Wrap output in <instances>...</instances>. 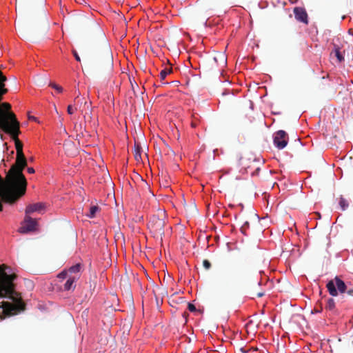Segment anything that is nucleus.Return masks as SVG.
<instances>
[{
    "mask_svg": "<svg viewBox=\"0 0 353 353\" xmlns=\"http://www.w3.org/2000/svg\"><path fill=\"white\" fill-rule=\"evenodd\" d=\"M249 227V223L248 221H245V223H243V225H242L241 227V231L242 232L244 233L243 232V230L245 228H248Z\"/></svg>",
    "mask_w": 353,
    "mask_h": 353,
    "instance_id": "obj_27",
    "label": "nucleus"
},
{
    "mask_svg": "<svg viewBox=\"0 0 353 353\" xmlns=\"http://www.w3.org/2000/svg\"><path fill=\"white\" fill-rule=\"evenodd\" d=\"M72 53H73V55L75 58V59L77 61H81V59H80V57L79 56L78 53L77 52L76 50H73L72 51Z\"/></svg>",
    "mask_w": 353,
    "mask_h": 353,
    "instance_id": "obj_25",
    "label": "nucleus"
},
{
    "mask_svg": "<svg viewBox=\"0 0 353 353\" xmlns=\"http://www.w3.org/2000/svg\"><path fill=\"white\" fill-rule=\"evenodd\" d=\"M80 270H81V265H80V264L77 263L74 265L71 266L69 268L68 272L71 274L77 273L80 271Z\"/></svg>",
    "mask_w": 353,
    "mask_h": 353,
    "instance_id": "obj_17",
    "label": "nucleus"
},
{
    "mask_svg": "<svg viewBox=\"0 0 353 353\" xmlns=\"http://www.w3.org/2000/svg\"><path fill=\"white\" fill-rule=\"evenodd\" d=\"M67 112L69 114H73V109H72V105H69L68 106V108H67Z\"/></svg>",
    "mask_w": 353,
    "mask_h": 353,
    "instance_id": "obj_26",
    "label": "nucleus"
},
{
    "mask_svg": "<svg viewBox=\"0 0 353 353\" xmlns=\"http://www.w3.org/2000/svg\"><path fill=\"white\" fill-rule=\"evenodd\" d=\"M82 102H80L79 109L82 112H85L84 117L85 118L87 115L91 114V107L90 104L88 101H84L83 106L81 108Z\"/></svg>",
    "mask_w": 353,
    "mask_h": 353,
    "instance_id": "obj_11",
    "label": "nucleus"
},
{
    "mask_svg": "<svg viewBox=\"0 0 353 353\" xmlns=\"http://www.w3.org/2000/svg\"><path fill=\"white\" fill-rule=\"evenodd\" d=\"M326 307L329 310H332L335 307V302L332 298L328 299L326 304Z\"/></svg>",
    "mask_w": 353,
    "mask_h": 353,
    "instance_id": "obj_16",
    "label": "nucleus"
},
{
    "mask_svg": "<svg viewBox=\"0 0 353 353\" xmlns=\"http://www.w3.org/2000/svg\"><path fill=\"white\" fill-rule=\"evenodd\" d=\"M172 72V70L171 69H163L160 72V78H161V80H164L165 78L167 77V75L168 74H170V72Z\"/></svg>",
    "mask_w": 353,
    "mask_h": 353,
    "instance_id": "obj_18",
    "label": "nucleus"
},
{
    "mask_svg": "<svg viewBox=\"0 0 353 353\" xmlns=\"http://www.w3.org/2000/svg\"><path fill=\"white\" fill-rule=\"evenodd\" d=\"M75 281L76 279L74 277H70L64 284V290L66 291L74 290L75 288Z\"/></svg>",
    "mask_w": 353,
    "mask_h": 353,
    "instance_id": "obj_10",
    "label": "nucleus"
},
{
    "mask_svg": "<svg viewBox=\"0 0 353 353\" xmlns=\"http://www.w3.org/2000/svg\"><path fill=\"white\" fill-rule=\"evenodd\" d=\"M29 119H32V120H36V117H30Z\"/></svg>",
    "mask_w": 353,
    "mask_h": 353,
    "instance_id": "obj_34",
    "label": "nucleus"
},
{
    "mask_svg": "<svg viewBox=\"0 0 353 353\" xmlns=\"http://www.w3.org/2000/svg\"><path fill=\"white\" fill-rule=\"evenodd\" d=\"M294 14L295 19L298 21L302 22L305 24L308 23L307 14L304 8H301V7L294 8Z\"/></svg>",
    "mask_w": 353,
    "mask_h": 353,
    "instance_id": "obj_7",
    "label": "nucleus"
},
{
    "mask_svg": "<svg viewBox=\"0 0 353 353\" xmlns=\"http://www.w3.org/2000/svg\"><path fill=\"white\" fill-rule=\"evenodd\" d=\"M334 52L339 62H341L344 60V57L343 56L340 51V48L336 45H334Z\"/></svg>",
    "mask_w": 353,
    "mask_h": 353,
    "instance_id": "obj_12",
    "label": "nucleus"
},
{
    "mask_svg": "<svg viewBox=\"0 0 353 353\" xmlns=\"http://www.w3.org/2000/svg\"><path fill=\"white\" fill-rule=\"evenodd\" d=\"M67 274H68V272L66 271H62L61 272H60L59 274H58V277L59 279H65L66 276H67Z\"/></svg>",
    "mask_w": 353,
    "mask_h": 353,
    "instance_id": "obj_21",
    "label": "nucleus"
},
{
    "mask_svg": "<svg viewBox=\"0 0 353 353\" xmlns=\"http://www.w3.org/2000/svg\"><path fill=\"white\" fill-rule=\"evenodd\" d=\"M241 351L243 352V353H247V351H245L243 347L241 348Z\"/></svg>",
    "mask_w": 353,
    "mask_h": 353,
    "instance_id": "obj_33",
    "label": "nucleus"
},
{
    "mask_svg": "<svg viewBox=\"0 0 353 353\" xmlns=\"http://www.w3.org/2000/svg\"><path fill=\"white\" fill-rule=\"evenodd\" d=\"M347 294L353 296V290H348Z\"/></svg>",
    "mask_w": 353,
    "mask_h": 353,
    "instance_id": "obj_30",
    "label": "nucleus"
},
{
    "mask_svg": "<svg viewBox=\"0 0 353 353\" xmlns=\"http://www.w3.org/2000/svg\"><path fill=\"white\" fill-rule=\"evenodd\" d=\"M92 23H93L94 27L97 30H99L101 34H103V31H102V30H101V27H100V26H99L97 23H96V22H94V21H93V22H92Z\"/></svg>",
    "mask_w": 353,
    "mask_h": 353,
    "instance_id": "obj_23",
    "label": "nucleus"
},
{
    "mask_svg": "<svg viewBox=\"0 0 353 353\" xmlns=\"http://www.w3.org/2000/svg\"><path fill=\"white\" fill-rule=\"evenodd\" d=\"M263 294H264V293H263V292H259V293H258L257 296H258V297H261V296H263Z\"/></svg>",
    "mask_w": 353,
    "mask_h": 353,
    "instance_id": "obj_31",
    "label": "nucleus"
},
{
    "mask_svg": "<svg viewBox=\"0 0 353 353\" xmlns=\"http://www.w3.org/2000/svg\"><path fill=\"white\" fill-rule=\"evenodd\" d=\"M45 208V205L43 203H36L29 205L26 207V214H29L33 212H41Z\"/></svg>",
    "mask_w": 353,
    "mask_h": 353,
    "instance_id": "obj_8",
    "label": "nucleus"
},
{
    "mask_svg": "<svg viewBox=\"0 0 353 353\" xmlns=\"http://www.w3.org/2000/svg\"><path fill=\"white\" fill-rule=\"evenodd\" d=\"M117 2H121L123 0H116Z\"/></svg>",
    "mask_w": 353,
    "mask_h": 353,
    "instance_id": "obj_36",
    "label": "nucleus"
},
{
    "mask_svg": "<svg viewBox=\"0 0 353 353\" xmlns=\"http://www.w3.org/2000/svg\"><path fill=\"white\" fill-rule=\"evenodd\" d=\"M188 307L190 312H195L196 310L195 305L191 303H188Z\"/></svg>",
    "mask_w": 353,
    "mask_h": 353,
    "instance_id": "obj_22",
    "label": "nucleus"
},
{
    "mask_svg": "<svg viewBox=\"0 0 353 353\" xmlns=\"http://www.w3.org/2000/svg\"><path fill=\"white\" fill-rule=\"evenodd\" d=\"M326 287L330 294L332 296H336L338 294V292L343 293L346 290L344 281L337 276L335 277L334 280L328 281Z\"/></svg>",
    "mask_w": 353,
    "mask_h": 353,
    "instance_id": "obj_4",
    "label": "nucleus"
},
{
    "mask_svg": "<svg viewBox=\"0 0 353 353\" xmlns=\"http://www.w3.org/2000/svg\"><path fill=\"white\" fill-rule=\"evenodd\" d=\"M28 172L29 173H30V174H32V173H34V168H28Z\"/></svg>",
    "mask_w": 353,
    "mask_h": 353,
    "instance_id": "obj_29",
    "label": "nucleus"
},
{
    "mask_svg": "<svg viewBox=\"0 0 353 353\" xmlns=\"http://www.w3.org/2000/svg\"><path fill=\"white\" fill-rule=\"evenodd\" d=\"M165 219V212L161 210L151 217L148 227L154 236L162 237L164 235Z\"/></svg>",
    "mask_w": 353,
    "mask_h": 353,
    "instance_id": "obj_3",
    "label": "nucleus"
},
{
    "mask_svg": "<svg viewBox=\"0 0 353 353\" xmlns=\"http://www.w3.org/2000/svg\"><path fill=\"white\" fill-rule=\"evenodd\" d=\"M49 85L51 86L52 88H54V90H56L58 92L61 93L63 92L62 87L56 83L50 82Z\"/></svg>",
    "mask_w": 353,
    "mask_h": 353,
    "instance_id": "obj_19",
    "label": "nucleus"
},
{
    "mask_svg": "<svg viewBox=\"0 0 353 353\" xmlns=\"http://www.w3.org/2000/svg\"><path fill=\"white\" fill-rule=\"evenodd\" d=\"M213 61L219 66L223 67L227 63V58L223 53H217L212 59Z\"/></svg>",
    "mask_w": 353,
    "mask_h": 353,
    "instance_id": "obj_9",
    "label": "nucleus"
},
{
    "mask_svg": "<svg viewBox=\"0 0 353 353\" xmlns=\"http://www.w3.org/2000/svg\"><path fill=\"white\" fill-rule=\"evenodd\" d=\"M12 269L0 265V320L23 311L25 305L14 290V275Z\"/></svg>",
    "mask_w": 353,
    "mask_h": 353,
    "instance_id": "obj_1",
    "label": "nucleus"
},
{
    "mask_svg": "<svg viewBox=\"0 0 353 353\" xmlns=\"http://www.w3.org/2000/svg\"><path fill=\"white\" fill-rule=\"evenodd\" d=\"M76 94H77V98H78L79 97V95L81 94V93L79 91H78L77 92H76Z\"/></svg>",
    "mask_w": 353,
    "mask_h": 353,
    "instance_id": "obj_32",
    "label": "nucleus"
},
{
    "mask_svg": "<svg viewBox=\"0 0 353 353\" xmlns=\"http://www.w3.org/2000/svg\"><path fill=\"white\" fill-rule=\"evenodd\" d=\"M46 78L39 77L37 79L38 84L41 85L42 81H45Z\"/></svg>",
    "mask_w": 353,
    "mask_h": 353,
    "instance_id": "obj_28",
    "label": "nucleus"
},
{
    "mask_svg": "<svg viewBox=\"0 0 353 353\" xmlns=\"http://www.w3.org/2000/svg\"><path fill=\"white\" fill-rule=\"evenodd\" d=\"M203 267H204L205 269H207V270L210 269V267H211V263H210V262L209 261H208V260H204V261H203Z\"/></svg>",
    "mask_w": 353,
    "mask_h": 353,
    "instance_id": "obj_20",
    "label": "nucleus"
},
{
    "mask_svg": "<svg viewBox=\"0 0 353 353\" xmlns=\"http://www.w3.org/2000/svg\"><path fill=\"white\" fill-rule=\"evenodd\" d=\"M78 3H81V1H84V0H75Z\"/></svg>",
    "mask_w": 353,
    "mask_h": 353,
    "instance_id": "obj_35",
    "label": "nucleus"
},
{
    "mask_svg": "<svg viewBox=\"0 0 353 353\" xmlns=\"http://www.w3.org/2000/svg\"><path fill=\"white\" fill-rule=\"evenodd\" d=\"M6 81V77L0 71V101L2 99V95L7 92L4 84ZM2 106L6 108V110L0 108V129L13 137H17L19 130V123L16 119L15 115L9 111L11 108L10 105L3 103Z\"/></svg>",
    "mask_w": 353,
    "mask_h": 353,
    "instance_id": "obj_2",
    "label": "nucleus"
},
{
    "mask_svg": "<svg viewBox=\"0 0 353 353\" xmlns=\"http://www.w3.org/2000/svg\"><path fill=\"white\" fill-rule=\"evenodd\" d=\"M108 65L110 67H112V55L110 54H108Z\"/></svg>",
    "mask_w": 353,
    "mask_h": 353,
    "instance_id": "obj_24",
    "label": "nucleus"
},
{
    "mask_svg": "<svg viewBox=\"0 0 353 353\" xmlns=\"http://www.w3.org/2000/svg\"><path fill=\"white\" fill-rule=\"evenodd\" d=\"M339 205L342 210H345L348 207L347 201L343 197L340 198Z\"/></svg>",
    "mask_w": 353,
    "mask_h": 353,
    "instance_id": "obj_15",
    "label": "nucleus"
},
{
    "mask_svg": "<svg viewBox=\"0 0 353 353\" xmlns=\"http://www.w3.org/2000/svg\"><path fill=\"white\" fill-rule=\"evenodd\" d=\"M99 210V207L97 205H92L90 208L89 212L86 214L88 218H94L95 216L96 212Z\"/></svg>",
    "mask_w": 353,
    "mask_h": 353,
    "instance_id": "obj_13",
    "label": "nucleus"
},
{
    "mask_svg": "<svg viewBox=\"0 0 353 353\" xmlns=\"http://www.w3.org/2000/svg\"><path fill=\"white\" fill-rule=\"evenodd\" d=\"M273 143L279 150L285 148L288 144L287 133L282 130L277 131L274 135Z\"/></svg>",
    "mask_w": 353,
    "mask_h": 353,
    "instance_id": "obj_5",
    "label": "nucleus"
},
{
    "mask_svg": "<svg viewBox=\"0 0 353 353\" xmlns=\"http://www.w3.org/2000/svg\"><path fill=\"white\" fill-rule=\"evenodd\" d=\"M141 149L139 145H135L134 147V158L137 161H139L141 159Z\"/></svg>",
    "mask_w": 353,
    "mask_h": 353,
    "instance_id": "obj_14",
    "label": "nucleus"
},
{
    "mask_svg": "<svg viewBox=\"0 0 353 353\" xmlns=\"http://www.w3.org/2000/svg\"><path fill=\"white\" fill-rule=\"evenodd\" d=\"M37 226V221L32 219L28 214L26 215L23 224L19 228L21 233H28L34 231Z\"/></svg>",
    "mask_w": 353,
    "mask_h": 353,
    "instance_id": "obj_6",
    "label": "nucleus"
}]
</instances>
